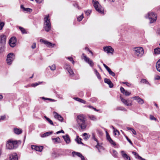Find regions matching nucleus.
Instances as JSON below:
<instances>
[{"label":"nucleus","mask_w":160,"mask_h":160,"mask_svg":"<svg viewBox=\"0 0 160 160\" xmlns=\"http://www.w3.org/2000/svg\"><path fill=\"white\" fill-rule=\"evenodd\" d=\"M61 132H62V133H64V131L63 130H61V131H58L56 132V134H59Z\"/></svg>","instance_id":"62"},{"label":"nucleus","mask_w":160,"mask_h":160,"mask_svg":"<svg viewBox=\"0 0 160 160\" xmlns=\"http://www.w3.org/2000/svg\"><path fill=\"white\" fill-rule=\"evenodd\" d=\"M19 28L22 34H26L27 33L26 30L24 28L21 27H19Z\"/></svg>","instance_id":"36"},{"label":"nucleus","mask_w":160,"mask_h":160,"mask_svg":"<svg viewBox=\"0 0 160 160\" xmlns=\"http://www.w3.org/2000/svg\"><path fill=\"white\" fill-rule=\"evenodd\" d=\"M53 114L55 118L57 119L60 121H63V118L60 115L55 112H53Z\"/></svg>","instance_id":"14"},{"label":"nucleus","mask_w":160,"mask_h":160,"mask_svg":"<svg viewBox=\"0 0 160 160\" xmlns=\"http://www.w3.org/2000/svg\"><path fill=\"white\" fill-rule=\"evenodd\" d=\"M120 90L121 92L123 94H125L126 96H129L131 94L130 92L125 90L122 87H121Z\"/></svg>","instance_id":"16"},{"label":"nucleus","mask_w":160,"mask_h":160,"mask_svg":"<svg viewBox=\"0 0 160 160\" xmlns=\"http://www.w3.org/2000/svg\"><path fill=\"white\" fill-rule=\"evenodd\" d=\"M52 140L55 144L59 143H61V139L59 137L52 138Z\"/></svg>","instance_id":"23"},{"label":"nucleus","mask_w":160,"mask_h":160,"mask_svg":"<svg viewBox=\"0 0 160 160\" xmlns=\"http://www.w3.org/2000/svg\"><path fill=\"white\" fill-rule=\"evenodd\" d=\"M77 123L82 129H84L87 127L85 118L84 115L81 114L77 116L76 118Z\"/></svg>","instance_id":"1"},{"label":"nucleus","mask_w":160,"mask_h":160,"mask_svg":"<svg viewBox=\"0 0 160 160\" xmlns=\"http://www.w3.org/2000/svg\"><path fill=\"white\" fill-rule=\"evenodd\" d=\"M83 14H82L80 16H79V17H78V18H77L78 21L79 22L81 21L82 20V19H83Z\"/></svg>","instance_id":"46"},{"label":"nucleus","mask_w":160,"mask_h":160,"mask_svg":"<svg viewBox=\"0 0 160 160\" xmlns=\"http://www.w3.org/2000/svg\"><path fill=\"white\" fill-rule=\"evenodd\" d=\"M124 109V108L121 107H119L117 108V109L118 110H123Z\"/></svg>","instance_id":"64"},{"label":"nucleus","mask_w":160,"mask_h":160,"mask_svg":"<svg viewBox=\"0 0 160 160\" xmlns=\"http://www.w3.org/2000/svg\"><path fill=\"white\" fill-rule=\"evenodd\" d=\"M72 153H74L76 155H77V156L80 158H81V156H82V155L79 152H73Z\"/></svg>","instance_id":"51"},{"label":"nucleus","mask_w":160,"mask_h":160,"mask_svg":"<svg viewBox=\"0 0 160 160\" xmlns=\"http://www.w3.org/2000/svg\"><path fill=\"white\" fill-rule=\"evenodd\" d=\"M122 156L125 160H130V158L128 156L124 151H121Z\"/></svg>","instance_id":"13"},{"label":"nucleus","mask_w":160,"mask_h":160,"mask_svg":"<svg viewBox=\"0 0 160 160\" xmlns=\"http://www.w3.org/2000/svg\"><path fill=\"white\" fill-rule=\"evenodd\" d=\"M92 3L95 9L97 12L101 14L104 13V8L98 1L93 0Z\"/></svg>","instance_id":"3"},{"label":"nucleus","mask_w":160,"mask_h":160,"mask_svg":"<svg viewBox=\"0 0 160 160\" xmlns=\"http://www.w3.org/2000/svg\"><path fill=\"white\" fill-rule=\"evenodd\" d=\"M14 132L17 134H20L22 132V130L21 129L14 128L13 130Z\"/></svg>","instance_id":"22"},{"label":"nucleus","mask_w":160,"mask_h":160,"mask_svg":"<svg viewBox=\"0 0 160 160\" xmlns=\"http://www.w3.org/2000/svg\"><path fill=\"white\" fill-rule=\"evenodd\" d=\"M103 65L107 71L110 68L104 63H103Z\"/></svg>","instance_id":"60"},{"label":"nucleus","mask_w":160,"mask_h":160,"mask_svg":"<svg viewBox=\"0 0 160 160\" xmlns=\"http://www.w3.org/2000/svg\"><path fill=\"white\" fill-rule=\"evenodd\" d=\"M145 17L146 18H148L149 19L150 23H152L156 21L157 18L156 15L152 12H149Z\"/></svg>","instance_id":"5"},{"label":"nucleus","mask_w":160,"mask_h":160,"mask_svg":"<svg viewBox=\"0 0 160 160\" xmlns=\"http://www.w3.org/2000/svg\"><path fill=\"white\" fill-rule=\"evenodd\" d=\"M156 67L157 70L160 72V59L157 62Z\"/></svg>","instance_id":"27"},{"label":"nucleus","mask_w":160,"mask_h":160,"mask_svg":"<svg viewBox=\"0 0 160 160\" xmlns=\"http://www.w3.org/2000/svg\"><path fill=\"white\" fill-rule=\"evenodd\" d=\"M42 82H39V83L35 82V83H32L31 84V86L32 87H35L36 86L39 85L40 83H41Z\"/></svg>","instance_id":"44"},{"label":"nucleus","mask_w":160,"mask_h":160,"mask_svg":"<svg viewBox=\"0 0 160 160\" xmlns=\"http://www.w3.org/2000/svg\"><path fill=\"white\" fill-rule=\"evenodd\" d=\"M64 68L65 69L67 70V71H68V70L71 69L70 66L69 65L67 64L64 65Z\"/></svg>","instance_id":"43"},{"label":"nucleus","mask_w":160,"mask_h":160,"mask_svg":"<svg viewBox=\"0 0 160 160\" xmlns=\"http://www.w3.org/2000/svg\"><path fill=\"white\" fill-rule=\"evenodd\" d=\"M49 67L50 69L52 71H54L56 69V67L55 64H53L51 66H49Z\"/></svg>","instance_id":"40"},{"label":"nucleus","mask_w":160,"mask_h":160,"mask_svg":"<svg viewBox=\"0 0 160 160\" xmlns=\"http://www.w3.org/2000/svg\"><path fill=\"white\" fill-rule=\"evenodd\" d=\"M120 99L122 102L127 106H131L132 105L131 103H129L127 100L121 97H120Z\"/></svg>","instance_id":"21"},{"label":"nucleus","mask_w":160,"mask_h":160,"mask_svg":"<svg viewBox=\"0 0 160 160\" xmlns=\"http://www.w3.org/2000/svg\"><path fill=\"white\" fill-rule=\"evenodd\" d=\"M109 142L113 146H116V143L115 142H114L113 140H112V139H110V140H109Z\"/></svg>","instance_id":"49"},{"label":"nucleus","mask_w":160,"mask_h":160,"mask_svg":"<svg viewBox=\"0 0 160 160\" xmlns=\"http://www.w3.org/2000/svg\"><path fill=\"white\" fill-rule=\"evenodd\" d=\"M126 139H127V140L128 141V142L131 144H132V141H131V140L128 138L127 137H126Z\"/></svg>","instance_id":"61"},{"label":"nucleus","mask_w":160,"mask_h":160,"mask_svg":"<svg viewBox=\"0 0 160 160\" xmlns=\"http://www.w3.org/2000/svg\"><path fill=\"white\" fill-rule=\"evenodd\" d=\"M97 100V99L95 97H93L91 98L89 100V101L91 102H95Z\"/></svg>","instance_id":"41"},{"label":"nucleus","mask_w":160,"mask_h":160,"mask_svg":"<svg viewBox=\"0 0 160 160\" xmlns=\"http://www.w3.org/2000/svg\"><path fill=\"white\" fill-rule=\"evenodd\" d=\"M17 40L15 37H12L11 38L9 41V44L10 46L13 48L16 46V43Z\"/></svg>","instance_id":"9"},{"label":"nucleus","mask_w":160,"mask_h":160,"mask_svg":"<svg viewBox=\"0 0 160 160\" xmlns=\"http://www.w3.org/2000/svg\"><path fill=\"white\" fill-rule=\"evenodd\" d=\"M14 58V55L13 53H10L8 54L7 56V63L8 65H10Z\"/></svg>","instance_id":"8"},{"label":"nucleus","mask_w":160,"mask_h":160,"mask_svg":"<svg viewBox=\"0 0 160 160\" xmlns=\"http://www.w3.org/2000/svg\"><path fill=\"white\" fill-rule=\"evenodd\" d=\"M36 43H33L32 46V47H31L32 48V49L35 48H36Z\"/></svg>","instance_id":"63"},{"label":"nucleus","mask_w":160,"mask_h":160,"mask_svg":"<svg viewBox=\"0 0 160 160\" xmlns=\"http://www.w3.org/2000/svg\"><path fill=\"white\" fill-rule=\"evenodd\" d=\"M132 153L134 155H135V157L136 158L138 159L139 158V157L140 156H139V155L137 153L135 152H132Z\"/></svg>","instance_id":"45"},{"label":"nucleus","mask_w":160,"mask_h":160,"mask_svg":"<svg viewBox=\"0 0 160 160\" xmlns=\"http://www.w3.org/2000/svg\"><path fill=\"white\" fill-rule=\"evenodd\" d=\"M114 133L115 135H119V132L117 130H114Z\"/></svg>","instance_id":"52"},{"label":"nucleus","mask_w":160,"mask_h":160,"mask_svg":"<svg viewBox=\"0 0 160 160\" xmlns=\"http://www.w3.org/2000/svg\"><path fill=\"white\" fill-rule=\"evenodd\" d=\"M112 155L115 158H117L118 157V152L115 150H112Z\"/></svg>","instance_id":"38"},{"label":"nucleus","mask_w":160,"mask_h":160,"mask_svg":"<svg viewBox=\"0 0 160 160\" xmlns=\"http://www.w3.org/2000/svg\"><path fill=\"white\" fill-rule=\"evenodd\" d=\"M95 72L96 75L97 76V77L99 79H101L100 75L99 73L98 72V71L96 70L95 69Z\"/></svg>","instance_id":"42"},{"label":"nucleus","mask_w":160,"mask_h":160,"mask_svg":"<svg viewBox=\"0 0 160 160\" xmlns=\"http://www.w3.org/2000/svg\"><path fill=\"white\" fill-rule=\"evenodd\" d=\"M154 79L155 80H159L160 79V76L158 75H156L155 76Z\"/></svg>","instance_id":"56"},{"label":"nucleus","mask_w":160,"mask_h":160,"mask_svg":"<svg viewBox=\"0 0 160 160\" xmlns=\"http://www.w3.org/2000/svg\"><path fill=\"white\" fill-rule=\"evenodd\" d=\"M132 98H133L134 100L137 101L139 104H142L144 103L143 100L139 96H135L132 97Z\"/></svg>","instance_id":"12"},{"label":"nucleus","mask_w":160,"mask_h":160,"mask_svg":"<svg viewBox=\"0 0 160 160\" xmlns=\"http://www.w3.org/2000/svg\"><path fill=\"white\" fill-rule=\"evenodd\" d=\"M32 149H34L36 151L41 152L43 148V147L33 145L32 146Z\"/></svg>","instance_id":"17"},{"label":"nucleus","mask_w":160,"mask_h":160,"mask_svg":"<svg viewBox=\"0 0 160 160\" xmlns=\"http://www.w3.org/2000/svg\"><path fill=\"white\" fill-rule=\"evenodd\" d=\"M91 12L92 10H88L87 11H85V14L87 16L89 15L90 14V13Z\"/></svg>","instance_id":"48"},{"label":"nucleus","mask_w":160,"mask_h":160,"mask_svg":"<svg viewBox=\"0 0 160 160\" xmlns=\"http://www.w3.org/2000/svg\"><path fill=\"white\" fill-rule=\"evenodd\" d=\"M62 137L65 141L66 144H68L70 143V139L68 135L66 134L65 136H63Z\"/></svg>","instance_id":"18"},{"label":"nucleus","mask_w":160,"mask_h":160,"mask_svg":"<svg viewBox=\"0 0 160 160\" xmlns=\"http://www.w3.org/2000/svg\"><path fill=\"white\" fill-rule=\"evenodd\" d=\"M154 52L155 54H160V48H157L154 49Z\"/></svg>","instance_id":"32"},{"label":"nucleus","mask_w":160,"mask_h":160,"mask_svg":"<svg viewBox=\"0 0 160 160\" xmlns=\"http://www.w3.org/2000/svg\"><path fill=\"white\" fill-rule=\"evenodd\" d=\"M83 136L84 137L83 138V139L85 140H87L90 137V135L86 133H84L83 134Z\"/></svg>","instance_id":"30"},{"label":"nucleus","mask_w":160,"mask_h":160,"mask_svg":"<svg viewBox=\"0 0 160 160\" xmlns=\"http://www.w3.org/2000/svg\"><path fill=\"white\" fill-rule=\"evenodd\" d=\"M57 97L58 98H59L60 99H63V95L62 94H57Z\"/></svg>","instance_id":"57"},{"label":"nucleus","mask_w":160,"mask_h":160,"mask_svg":"<svg viewBox=\"0 0 160 160\" xmlns=\"http://www.w3.org/2000/svg\"><path fill=\"white\" fill-rule=\"evenodd\" d=\"M107 71L110 75H112L113 77H114L115 76V73L113 72L110 68L107 70Z\"/></svg>","instance_id":"37"},{"label":"nucleus","mask_w":160,"mask_h":160,"mask_svg":"<svg viewBox=\"0 0 160 160\" xmlns=\"http://www.w3.org/2000/svg\"><path fill=\"white\" fill-rule=\"evenodd\" d=\"M150 118L151 120H156V119L152 115H150Z\"/></svg>","instance_id":"54"},{"label":"nucleus","mask_w":160,"mask_h":160,"mask_svg":"<svg viewBox=\"0 0 160 160\" xmlns=\"http://www.w3.org/2000/svg\"><path fill=\"white\" fill-rule=\"evenodd\" d=\"M104 81L109 85L110 88H112L113 87V85L110 79L106 78L104 79Z\"/></svg>","instance_id":"19"},{"label":"nucleus","mask_w":160,"mask_h":160,"mask_svg":"<svg viewBox=\"0 0 160 160\" xmlns=\"http://www.w3.org/2000/svg\"><path fill=\"white\" fill-rule=\"evenodd\" d=\"M24 11H26L29 12H31L32 11V9L29 8H26Z\"/></svg>","instance_id":"53"},{"label":"nucleus","mask_w":160,"mask_h":160,"mask_svg":"<svg viewBox=\"0 0 160 160\" xmlns=\"http://www.w3.org/2000/svg\"><path fill=\"white\" fill-rule=\"evenodd\" d=\"M45 118L46 119L47 121L51 125H53V123L52 121L49 118H48L46 116H44Z\"/></svg>","instance_id":"33"},{"label":"nucleus","mask_w":160,"mask_h":160,"mask_svg":"<svg viewBox=\"0 0 160 160\" xmlns=\"http://www.w3.org/2000/svg\"><path fill=\"white\" fill-rule=\"evenodd\" d=\"M75 140L78 144H83L81 142L82 139L80 138H79L78 136L77 137V138L75 139Z\"/></svg>","instance_id":"28"},{"label":"nucleus","mask_w":160,"mask_h":160,"mask_svg":"<svg viewBox=\"0 0 160 160\" xmlns=\"http://www.w3.org/2000/svg\"><path fill=\"white\" fill-rule=\"evenodd\" d=\"M81 58L82 59H84L85 61L88 63L91 67H92L93 66L94 63L92 61L87 57L84 53L82 54Z\"/></svg>","instance_id":"7"},{"label":"nucleus","mask_w":160,"mask_h":160,"mask_svg":"<svg viewBox=\"0 0 160 160\" xmlns=\"http://www.w3.org/2000/svg\"><path fill=\"white\" fill-rule=\"evenodd\" d=\"M84 107H85V108H91L92 109H93L95 111H97V112H98L99 110L95 108H94L91 105H86V106H84Z\"/></svg>","instance_id":"31"},{"label":"nucleus","mask_w":160,"mask_h":160,"mask_svg":"<svg viewBox=\"0 0 160 160\" xmlns=\"http://www.w3.org/2000/svg\"><path fill=\"white\" fill-rule=\"evenodd\" d=\"M49 16L48 15L45 16L44 18V28L45 30L48 32L50 31L51 29V24L49 18Z\"/></svg>","instance_id":"2"},{"label":"nucleus","mask_w":160,"mask_h":160,"mask_svg":"<svg viewBox=\"0 0 160 160\" xmlns=\"http://www.w3.org/2000/svg\"><path fill=\"white\" fill-rule=\"evenodd\" d=\"M6 36L1 35L0 36V42L2 45H4L6 42Z\"/></svg>","instance_id":"20"},{"label":"nucleus","mask_w":160,"mask_h":160,"mask_svg":"<svg viewBox=\"0 0 160 160\" xmlns=\"http://www.w3.org/2000/svg\"><path fill=\"white\" fill-rule=\"evenodd\" d=\"M103 50L104 52L107 53H111L112 54L114 52V49L110 46H106L103 48Z\"/></svg>","instance_id":"11"},{"label":"nucleus","mask_w":160,"mask_h":160,"mask_svg":"<svg viewBox=\"0 0 160 160\" xmlns=\"http://www.w3.org/2000/svg\"><path fill=\"white\" fill-rule=\"evenodd\" d=\"M9 156V160H18L17 155L16 153L10 154Z\"/></svg>","instance_id":"15"},{"label":"nucleus","mask_w":160,"mask_h":160,"mask_svg":"<svg viewBox=\"0 0 160 160\" xmlns=\"http://www.w3.org/2000/svg\"><path fill=\"white\" fill-rule=\"evenodd\" d=\"M88 116L89 118L91 120L95 121L97 120V117L95 115H89Z\"/></svg>","instance_id":"24"},{"label":"nucleus","mask_w":160,"mask_h":160,"mask_svg":"<svg viewBox=\"0 0 160 160\" xmlns=\"http://www.w3.org/2000/svg\"><path fill=\"white\" fill-rule=\"evenodd\" d=\"M133 51L135 55L139 57H142L144 53V50L141 47H135L134 48Z\"/></svg>","instance_id":"4"},{"label":"nucleus","mask_w":160,"mask_h":160,"mask_svg":"<svg viewBox=\"0 0 160 160\" xmlns=\"http://www.w3.org/2000/svg\"><path fill=\"white\" fill-rule=\"evenodd\" d=\"M140 83H145L147 84H150L149 82L146 79H142L140 82Z\"/></svg>","instance_id":"29"},{"label":"nucleus","mask_w":160,"mask_h":160,"mask_svg":"<svg viewBox=\"0 0 160 160\" xmlns=\"http://www.w3.org/2000/svg\"><path fill=\"white\" fill-rule=\"evenodd\" d=\"M6 118L5 115L1 116L0 117V120H4Z\"/></svg>","instance_id":"59"},{"label":"nucleus","mask_w":160,"mask_h":160,"mask_svg":"<svg viewBox=\"0 0 160 160\" xmlns=\"http://www.w3.org/2000/svg\"><path fill=\"white\" fill-rule=\"evenodd\" d=\"M122 83L126 85L128 87H130L131 86V84L128 83L127 82H122Z\"/></svg>","instance_id":"50"},{"label":"nucleus","mask_w":160,"mask_h":160,"mask_svg":"<svg viewBox=\"0 0 160 160\" xmlns=\"http://www.w3.org/2000/svg\"><path fill=\"white\" fill-rule=\"evenodd\" d=\"M107 132V139L108 140V141H109V140H110V139H112L111 138L110 136L109 135H108V134L107 133V132Z\"/></svg>","instance_id":"58"},{"label":"nucleus","mask_w":160,"mask_h":160,"mask_svg":"<svg viewBox=\"0 0 160 160\" xmlns=\"http://www.w3.org/2000/svg\"><path fill=\"white\" fill-rule=\"evenodd\" d=\"M127 129L128 130L131 131L132 133L134 135H136L137 134L136 131L133 128L129 127H127Z\"/></svg>","instance_id":"34"},{"label":"nucleus","mask_w":160,"mask_h":160,"mask_svg":"<svg viewBox=\"0 0 160 160\" xmlns=\"http://www.w3.org/2000/svg\"><path fill=\"white\" fill-rule=\"evenodd\" d=\"M67 58L70 61L72 62L73 64H74V61L73 60V58L72 57H68Z\"/></svg>","instance_id":"47"},{"label":"nucleus","mask_w":160,"mask_h":160,"mask_svg":"<svg viewBox=\"0 0 160 160\" xmlns=\"http://www.w3.org/2000/svg\"><path fill=\"white\" fill-rule=\"evenodd\" d=\"M68 72L69 73L70 76L73 77L74 76V74L73 72V71L72 70L71 68V69L68 70Z\"/></svg>","instance_id":"35"},{"label":"nucleus","mask_w":160,"mask_h":160,"mask_svg":"<svg viewBox=\"0 0 160 160\" xmlns=\"http://www.w3.org/2000/svg\"><path fill=\"white\" fill-rule=\"evenodd\" d=\"M73 6L75 8H78V9H80V8L78 6V4L77 3H74L73 4Z\"/></svg>","instance_id":"55"},{"label":"nucleus","mask_w":160,"mask_h":160,"mask_svg":"<svg viewBox=\"0 0 160 160\" xmlns=\"http://www.w3.org/2000/svg\"><path fill=\"white\" fill-rule=\"evenodd\" d=\"M92 138L93 139L94 141H96L97 142H98V141L96 138L95 134L94 133H92Z\"/></svg>","instance_id":"39"},{"label":"nucleus","mask_w":160,"mask_h":160,"mask_svg":"<svg viewBox=\"0 0 160 160\" xmlns=\"http://www.w3.org/2000/svg\"><path fill=\"white\" fill-rule=\"evenodd\" d=\"M17 144L16 141L9 140L7 142L6 148L8 149H12L15 148V145Z\"/></svg>","instance_id":"6"},{"label":"nucleus","mask_w":160,"mask_h":160,"mask_svg":"<svg viewBox=\"0 0 160 160\" xmlns=\"http://www.w3.org/2000/svg\"><path fill=\"white\" fill-rule=\"evenodd\" d=\"M40 42L47 45V46L49 48H53L55 46V44H54L52 43L51 42L43 39H40Z\"/></svg>","instance_id":"10"},{"label":"nucleus","mask_w":160,"mask_h":160,"mask_svg":"<svg viewBox=\"0 0 160 160\" xmlns=\"http://www.w3.org/2000/svg\"><path fill=\"white\" fill-rule=\"evenodd\" d=\"M73 99H75V100H76V101H78L79 102H80L81 103H83L84 104L86 103V101L85 100H83L82 99H81L80 98H73Z\"/></svg>","instance_id":"26"},{"label":"nucleus","mask_w":160,"mask_h":160,"mask_svg":"<svg viewBox=\"0 0 160 160\" xmlns=\"http://www.w3.org/2000/svg\"><path fill=\"white\" fill-rule=\"evenodd\" d=\"M52 133L53 132L52 131L47 132L42 135L41 136V137L42 138L46 137L49 136L50 135L52 134Z\"/></svg>","instance_id":"25"}]
</instances>
